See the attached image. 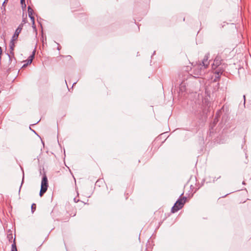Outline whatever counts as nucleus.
Masks as SVG:
<instances>
[{
  "label": "nucleus",
  "instance_id": "423d86ee",
  "mask_svg": "<svg viewBox=\"0 0 251 251\" xmlns=\"http://www.w3.org/2000/svg\"><path fill=\"white\" fill-rule=\"evenodd\" d=\"M35 50H34L33 52H32V53L31 55H30L29 56V57H28V58L27 59V60H26L25 61L26 62V63L25 64L23 67H26L27 65L28 64H30L32 62V60H33V59L34 58V55H35Z\"/></svg>",
  "mask_w": 251,
  "mask_h": 251
},
{
  "label": "nucleus",
  "instance_id": "20e7f679",
  "mask_svg": "<svg viewBox=\"0 0 251 251\" xmlns=\"http://www.w3.org/2000/svg\"><path fill=\"white\" fill-rule=\"evenodd\" d=\"M23 26V24H20L16 29L13 36H12L13 40H17L20 33L21 32Z\"/></svg>",
  "mask_w": 251,
  "mask_h": 251
},
{
  "label": "nucleus",
  "instance_id": "0eeeda50",
  "mask_svg": "<svg viewBox=\"0 0 251 251\" xmlns=\"http://www.w3.org/2000/svg\"><path fill=\"white\" fill-rule=\"evenodd\" d=\"M16 40H13V38H12L11 41L9 44L10 47V54L12 55H14V50L15 48V42Z\"/></svg>",
  "mask_w": 251,
  "mask_h": 251
},
{
  "label": "nucleus",
  "instance_id": "ddd939ff",
  "mask_svg": "<svg viewBox=\"0 0 251 251\" xmlns=\"http://www.w3.org/2000/svg\"><path fill=\"white\" fill-rule=\"evenodd\" d=\"M21 3L23 9L26 8L25 1H21Z\"/></svg>",
  "mask_w": 251,
  "mask_h": 251
},
{
  "label": "nucleus",
  "instance_id": "a211bd4d",
  "mask_svg": "<svg viewBox=\"0 0 251 251\" xmlns=\"http://www.w3.org/2000/svg\"><path fill=\"white\" fill-rule=\"evenodd\" d=\"M74 201H75V202H77L78 201V200H77V201H76V199H75H75H74Z\"/></svg>",
  "mask_w": 251,
  "mask_h": 251
},
{
  "label": "nucleus",
  "instance_id": "6ab92c4d",
  "mask_svg": "<svg viewBox=\"0 0 251 251\" xmlns=\"http://www.w3.org/2000/svg\"><path fill=\"white\" fill-rule=\"evenodd\" d=\"M244 100H245V95L244 96Z\"/></svg>",
  "mask_w": 251,
  "mask_h": 251
},
{
  "label": "nucleus",
  "instance_id": "9b49d317",
  "mask_svg": "<svg viewBox=\"0 0 251 251\" xmlns=\"http://www.w3.org/2000/svg\"><path fill=\"white\" fill-rule=\"evenodd\" d=\"M36 204L35 203H33L32 205H31V211H32V213H33L35 210H36Z\"/></svg>",
  "mask_w": 251,
  "mask_h": 251
},
{
  "label": "nucleus",
  "instance_id": "1a4fd4ad",
  "mask_svg": "<svg viewBox=\"0 0 251 251\" xmlns=\"http://www.w3.org/2000/svg\"><path fill=\"white\" fill-rule=\"evenodd\" d=\"M33 9L30 7V6H28V16L30 17L33 15Z\"/></svg>",
  "mask_w": 251,
  "mask_h": 251
},
{
  "label": "nucleus",
  "instance_id": "7ed1b4c3",
  "mask_svg": "<svg viewBox=\"0 0 251 251\" xmlns=\"http://www.w3.org/2000/svg\"><path fill=\"white\" fill-rule=\"evenodd\" d=\"M182 195L183 194L181 195L180 198L177 200L172 208L171 212L172 213H174L177 212L183 207L186 201L187 198L186 197H181Z\"/></svg>",
  "mask_w": 251,
  "mask_h": 251
},
{
  "label": "nucleus",
  "instance_id": "9d476101",
  "mask_svg": "<svg viewBox=\"0 0 251 251\" xmlns=\"http://www.w3.org/2000/svg\"><path fill=\"white\" fill-rule=\"evenodd\" d=\"M47 189L41 188V190L40 191V196L42 197L43 195L47 191Z\"/></svg>",
  "mask_w": 251,
  "mask_h": 251
},
{
  "label": "nucleus",
  "instance_id": "39448f33",
  "mask_svg": "<svg viewBox=\"0 0 251 251\" xmlns=\"http://www.w3.org/2000/svg\"><path fill=\"white\" fill-rule=\"evenodd\" d=\"M48 178L46 175H44L43 176L42 182H41V188H44L45 189H48Z\"/></svg>",
  "mask_w": 251,
  "mask_h": 251
},
{
  "label": "nucleus",
  "instance_id": "2eb2a0df",
  "mask_svg": "<svg viewBox=\"0 0 251 251\" xmlns=\"http://www.w3.org/2000/svg\"><path fill=\"white\" fill-rule=\"evenodd\" d=\"M29 17L31 19V21L32 22L33 25H34V18L33 16V15H32L31 16Z\"/></svg>",
  "mask_w": 251,
  "mask_h": 251
},
{
  "label": "nucleus",
  "instance_id": "f03ea898",
  "mask_svg": "<svg viewBox=\"0 0 251 251\" xmlns=\"http://www.w3.org/2000/svg\"><path fill=\"white\" fill-rule=\"evenodd\" d=\"M222 57L218 55L215 58L212 65V68L214 71V74H215L214 81H216L217 79H219L224 72V68L223 66L224 64H222Z\"/></svg>",
  "mask_w": 251,
  "mask_h": 251
},
{
  "label": "nucleus",
  "instance_id": "dca6fc26",
  "mask_svg": "<svg viewBox=\"0 0 251 251\" xmlns=\"http://www.w3.org/2000/svg\"><path fill=\"white\" fill-rule=\"evenodd\" d=\"M1 53H2V49L0 47V58L1 57Z\"/></svg>",
  "mask_w": 251,
  "mask_h": 251
},
{
  "label": "nucleus",
  "instance_id": "f257e3e1",
  "mask_svg": "<svg viewBox=\"0 0 251 251\" xmlns=\"http://www.w3.org/2000/svg\"><path fill=\"white\" fill-rule=\"evenodd\" d=\"M209 63L208 61V57L204 56L201 62L197 63L193 68V74L195 77H199L204 74L205 70L209 66Z\"/></svg>",
  "mask_w": 251,
  "mask_h": 251
},
{
  "label": "nucleus",
  "instance_id": "4468645a",
  "mask_svg": "<svg viewBox=\"0 0 251 251\" xmlns=\"http://www.w3.org/2000/svg\"><path fill=\"white\" fill-rule=\"evenodd\" d=\"M8 1H3V2L2 3V7H1V9H2V8H3V10H5V5L6 3H7Z\"/></svg>",
  "mask_w": 251,
  "mask_h": 251
},
{
  "label": "nucleus",
  "instance_id": "f8f14e48",
  "mask_svg": "<svg viewBox=\"0 0 251 251\" xmlns=\"http://www.w3.org/2000/svg\"><path fill=\"white\" fill-rule=\"evenodd\" d=\"M7 238L8 239L9 241L10 242H12V239H13V236H12V234H9L7 235Z\"/></svg>",
  "mask_w": 251,
  "mask_h": 251
},
{
  "label": "nucleus",
  "instance_id": "f3484780",
  "mask_svg": "<svg viewBox=\"0 0 251 251\" xmlns=\"http://www.w3.org/2000/svg\"><path fill=\"white\" fill-rule=\"evenodd\" d=\"M24 174L23 175V180H22V183H21V186H22L23 183V182H24ZM21 187H20L21 188Z\"/></svg>",
  "mask_w": 251,
  "mask_h": 251
},
{
  "label": "nucleus",
  "instance_id": "6e6552de",
  "mask_svg": "<svg viewBox=\"0 0 251 251\" xmlns=\"http://www.w3.org/2000/svg\"><path fill=\"white\" fill-rule=\"evenodd\" d=\"M11 251H18L15 242V238L14 239L13 243L11 246Z\"/></svg>",
  "mask_w": 251,
  "mask_h": 251
}]
</instances>
